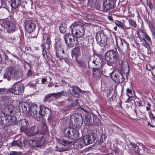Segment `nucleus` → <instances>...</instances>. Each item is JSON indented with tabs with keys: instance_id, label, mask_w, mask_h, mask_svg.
<instances>
[{
	"instance_id": "nucleus-1",
	"label": "nucleus",
	"mask_w": 155,
	"mask_h": 155,
	"mask_svg": "<svg viewBox=\"0 0 155 155\" xmlns=\"http://www.w3.org/2000/svg\"><path fill=\"white\" fill-rule=\"evenodd\" d=\"M83 123L82 116L78 113L72 114L70 117L69 122V126L71 127L65 128L63 132L65 137L71 138L75 140L79 138L78 132L76 129L73 127L79 128Z\"/></svg>"
},
{
	"instance_id": "nucleus-2",
	"label": "nucleus",
	"mask_w": 155,
	"mask_h": 155,
	"mask_svg": "<svg viewBox=\"0 0 155 155\" xmlns=\"http://www.w3.org/2000/svg\"><path fill=\"white\" fill-rule=\"evenodd\" d=\"M15 109L13 105L8 104L1 111L0 124L5 126L16 125L17 118L14 116Z\"/></svg>"
},
{
	"instance_id": "nucleus-3",
	"label": "nucleus",
	"mask_w": 155,
	"mask_h": 155,
	"mask_svg": "<svg viewBox=\"0 0 155 155\" xmlns=\"http://www.w3.org/2000/svg\"><path fill=\"white\" fill-rule=\"evenodd\" d=\"M105 58L107 63L108 66H112L113 64L116 63L118 61L123 60L119 57V54L117 49H113L107 51L105 54Z\"/></svg>"
},
{
	"instance_id": "nucleus-4",
	"label": "nucleus",
	"mask_w": 155,
	"mask_h": 155,
	"mask_svg": "<svg viewBox=\"0 0 155 155\" xmlns=\"http://www.w3.org/2000/svg\"><path fill=\"white\" fill-rule=\"evenodd\" d=\"M54 52H55L56 58H59V60L62 62L64 60L65 62L67 63L68 62V57L63 58V54L64 51L63 49V45L62 42L60 39H58L55 41L54 45Z\"/></svg>"
},
{
	"instance_id": "nucleus-5",
	"label": "nucleus",
	"mask_w": 155,
	"mask_h": 155,
	"mask_svg": "<svg viewBox=\"0 0 155 155\" xmlns=\"http://www.w3.org/2000/svg\"><path fill=\"white\" fill-rule=\"evenodd\" d=\"M69 29L72 35L75 38H79L82 37L84 34V28L81 25L78 24L71 25Z\"/></svg>"
},
{
	"instance_id": "nucleus-6",
	"label": "nucleus",
	"mask_w": 155,
	"mask_h": 155,
	"mask_svg": "<svg viewBox=\"0 0 155 155\" xmlns=\"http://www.w3.org/2000/svg\"><path fill=\"white\" fill-rule=\"evenodd\" d=\"M96 57L94 56L93 60L91 61L90 57H88V65L89 68H101L103 65V61L98 54H96Z\"/></svg>"
},
{
	"instance_id": "nucleus-7",
	"label": "nucleus",
	"mask_w": 155,
	"mask_h": 155,
	"mask_svg": "<svg viewBox=\"0 0 155 155\" xmlns=\"http://www.w3.org/2000/svg\"><path fill=\"white\" fill-rule=\"evenodd\" d=\"M1 24L2 27L5 28L9 33H13L17 29L16 24L10 20H3L1 21Z\"/></svg>"
},
{
	"instance_id": "nucleus-8",
	"label": "nucleus",
	"mask_w": 155,
	"mask_h": 155,
	"mask_svg": "<svg viewBox=\"0 0 155 155\" xmlns=\"http://www.w3.org/2000/svg\"><path fill=\"white\" fill-rule=\"evenodd\" d=\"M108 36L105 32H98L97 33L95 38L98 44L101 47H105L107 44Z\"/></svg>"
},
{
	"instance_id": "nucleus-9",
	"label": "nucleus",
	"mask_w": 155,
	"mask_h": 155,
	"mask_svg": "<svg viewBox=\"0 0 155 155\" xmlns=\"http://www.w3.org/2000/svg\"><path fill=\"white\" fill-rule=\"evenodd\" d=\"M115 7L114 0H107L104 4L101 6L99 3L96 6L99 10L103 12H108L109 11L114 8Z\"/></svg>"
},
{
	"instance_id": "nucleus-10",
	"label": "nucleus",
	"mask_w": 155,
	"mask_h": 155,
	"mask_svg": "<svg viewBox=\"0 0 155 155\" xmlns=\"http://www.w3.org/2000/svg\"><path fill=\"white\" fill-rule=\"evenodd\" d=\"M120 39V47L118 46L117 47L120 53L121 59H122V58L123 57V60L121 61V63L123 64L125 59V52H127L128 49V44L124 39L121 38Z\"/></svg>"
},
{
	"instance_id": "nucleus-11",
	"label": "nucleus",
	"mask_w": 155,
	"mask_h": 155,
	"mask_svg": "<svg viewBox=\"0 0 155 155\" xmlns=\"http://www.w3.org/2000/svg\"><path fill=\"white\" fill-rule=\"evenodd\" d=\"M65 91H62L58 93H53L48 94L46 95L43 101L45 102H50L54 100L61 98L62 96H65Z\"/></svg>"
},
{
	"instance_id": "nucleus-12",
	"label": "nucleus",
	"mask_w": 155,
	"mask_h": 155,
	"mask_svg": "<svg viewBox=\"0 0 155 155\" xmlns=\"http://www.w3.org/2000/svg\"><path fill=\"white\" fill-rule=\"evenodd\" d=\"M24 89L25 87L23 84L16 83L14 84L12 87L8 88V91L9 93H12L15 95H19L24 91Z\"/></svg>"
},
{
	"instance_id": "nucleus-13",
	"label": "nucleus",
	"mask_w": 155,
	"mask_h": 155,
	"mask_svg": "<svg viewBox=\"0 0 155 155\" xmlns=\"http://www.w3.org/2000/svg\"><path fill=\"white\" fill-rule=\"evenodd\" d=\"M111 78L116 83H125V79L121 73L119 71H113L110 73Z\"/></svg>"
},
{
	"instance_id": "nucleus-14",
	"label": "nucleus",
	"mask_w": 155,
	"mask_h": 155,
	"mask_svg": "<svg viewBox=\"0 0 155 155\" xmlns=\"http://www.w3.org/2000/svg\"><path fill=\"white\" fill-rule=\"evenodd\" d=\"M42 106L43 105H40L39 106L36 104L32 105L30 107L29 113L34 118H40Z\"/></svg>"
},
{
	"instance_id": "nucleus-15",
	"label": "nucleus",
	"mask_w": 155,
	"mask_h": 155,
	"mask_svg": "<svg viewBox=\"0 0 155 155\" xmlns=\"http://www.w3.org/2000/svg\"><path fill=\"white\" fill-rule=\"evenodd\" d=\"M45 140L42 136L32 139L29 140L28 142L29 145L33 147H39L44 144Z\"/></svg>"
},
{
	"instance_id": "nucleus-16",
	"label": "nucleus",
	"mask_w": 155,
	"mask_h": 155,
	"mask_svg": "<svg viewBox=\"0 0 155 155\" xmlns=\"http://www.w3.org/2000/svg\"><path fill=\"white\" fill-rule=\"evenodd\" d=\"M51 113V110L48 108L43 105L41 113V118L43 119H46L47 118L48 121H50L52 118Z\"/></svg>"
},
{
	"instance_id": "nucleus-17",
	"label": "nucleus",
	"mask_w": 155,
	"mask_h": 155,
	"mask_svg": "<svg viewBox=\"0 0 155 155\" xmlns=\"http://www.w3.org/2000/svg\"><path fill=\"white\" fill-rule=\"evenodd\" d=\"M23 25L25 30L29 33L34 31L36 26L35 23L29 19L26 20L24 22Z\"/></svg>"
},
{
	"instance_id": "nucleus-18",
	"label": "nucleus",
	"mask_w": 155,
	"mask_h": 155,
	"mask_svg": "<svg viewBox=\"0 0 155 155\" xmlns=\"http://www.w3.org/2000/svg\"><path fill=\"white\" fill-rule=\"evenodd\" d=\"M95 139L96 138L94 135H88L83 137L82 142L85 146H87L92 143L94 141Z\"/></svg>"
},
{
	"instance_id": "nucleus-19",
	"label": "nucleus",
	"mask_w": 155,
	"mask_h": 155,
	"mask_svg": "<svg viewBox=\"0 0 155 155\" xmlns=\"http://www.w3.org/2000/svg\"><path fill=\"white\" fill-rule=\"evenodd\" d=\"M28 136H33L40 135L39 132L37 130V129L35 127H32L29 129H26V132H23Z\"/></svg>"
},
{
	"instance_id": "nucleus-20",
	"label": "nucleus",
	"mask_w": 155,
	"mask_h": 155,
	"mask_svg": "<svg viewBox=\"0 0 155 155\" xmlns=\"http://www.w3.org/2000/svg\"><path fill=\"white\" fill-rule=\"evenodd\" d=\"M28 123L25 119H22L17 122L16 125H19L21 127V130L22 132H26V129Z\"/></svg>"
},
{
	"instance_id": "nucleus-21",
	"label": "nucleus",
	"mask_w": 155,
	"mask_h": 155,
	"mask_svg": "<svg viewBox=\"0 0 155 155\" xmlns=\"http://www.w3.org/2000/svg\"><path fill=\"white\" fill-rule=\"evenodd\" d=\"M11 3L10 5L12 10H14L18 8L20 6L22 0H11Z\"/></svg>"
},
{
	"instance_id": "nucleus-22",
	"label": "nucleus",
	"mask_w": 155,
	"mask_h": 155,
	"mask_svg": "<svg viewBox=\"0 0 155 155\" xmlns=\"http://www.w3.org/2000/svg\"><path fill=\"white\" fill-rule=\"evenodd\" d=\"M94 114L91 113L86 114L85 116V121L89 126H91L92 124V120H93V117Z\"/></svg>"
},
{
	"instance_id": "nucleus-23",
	"label": "nucleus",
	"mask_w": 155,
	"mask_h": 155,
	"mask_svg": "<svg viewBox=\"0 0 155 155\" xmlns=\"http://www.w3.org/2000/svg\"><path fill=\"white\" fill-rule=\"evenodd\" d=\"M129 143L130 145L132 146V148L135 154L136 155H141V153L140 152V150L139 146L134 142L130 141Z\"/></svg>"
},
{
	"instance_id": "nucleus-24",
	"label": "nucleus",
	"mask_w": 155,
	"mask_h": 155,
	"mask_svg": "<svg viewBox=\"0 0 155 155\" xmlns=\"http://www.w3.org/2000/svg\"><path fill=\"white\" fill-rule=\"evenodd\" d=\"M81 52L80 49L79 47H75L71 50V56L72 57L73 56H74L76 58V60H77L78 56L81 54Z\"/></svg>"
},
{
	"instance_id": "nucleus-25",
	"label": "nucleus",
	"mask_w": 155,
	"mask_h": 155,
	"mask_svg": "<svg viewBox=\"0 0 155 155\" xmlns=\"http://www.w3.org/2000/svg\"><path fill=\"white\" fill-rule=\"evenodd\" d=\"M21 108L23 112L26 114L29 112L30 107L27 103L23 102L21 104Z\"/></svg>"
},
{
	"instance_id": "nucleus-26",
	"label": "nucleus",
	"mask_w": 155,
	"mask_h": 155,
	"mask_svg": "<svg viewBox=\"0 0 155 155\" xmlns=\"http://www.w3.org/2000/svg\"><path fill=\"white\" fill-rule=\"evenodd\" d=\"M79 38V42L80 44L84 47H87L88 45V41H87V36L86 37Z\"/></svg>"
},
{
	"instance_id": "nucleus-27",
	"label": "nucleus",
	"mask_w": 155,
	"mask_h": 155,
	"mask_svg": "<svg viewBox=\"0 0 155 155\" xmlns=\"http://www.w3.org/2000/svg\"><path fill=\"white\" fill-rule=\"evenodd\" d=\"M77 62L78 66L81 71H83L87 68V64L86 63L83 61H78Z\"/></svg>"
},
{
	"instance_id": "nucleus-28",
	"label": "nucleus",
	"mask_w": 155,
	"mask_h": 155,
	"mask_svg": "<svg viewBox=\"0 0 155 155\" xmlns=\"http://www.w3.org/2000/svg\"><path fill=\"white\" fill-rule=\"evenodd\" d=\"M92 121V124L91 126H96L98 127L101 124V120L95 115L93 117V120Z\"/></svg>"
},
{
	"instance_id": "nucleus-29",
	"label": "nucleus",
	"mask_w": 155,
	"mask_h": 155,
	"mask_svg": "<svg viewBox=\"0 0 155 155\" xmlns=\"http://www.w3.org/2000/svg\"><path fill=\"white\" fill-rule=\"evenodd\" d=\"M59 143L62 145L65 146L67 145L71 144L73 143L72 141H69L62 138H59L58 140Z\"/></svg>"
},
{
	"instance_id": "nucleus-30",
	"label": "nucleus",
	"mask_w": 155,
	"mask_h": 155,
	"mask_svg": "<svg viewBox=\"0 0 155 155\" xmlns=\"http://www.w3.org/2000/svg\"><path fill=\"white\" fill-rule=\"evenodd\" d=\"M93 77L96 78L100 76V68H93Z\"/></svg>"
},
{
	"instance_id": "nucleus-31",
	"label": "nucleus",
	"mask_w": 155,
	"mask_h": 155,
	"mask_svg": "<svg viewBox=\"0 0 155 155\" xmlns=\"http://www.w3.org/2000/svg\"><path fill=\"white\" fill-rule=\"evenodd\" d=\"M67 46L69 48H72L74 47L75 43L74 39L69 38L68 40H66L65 41Z\"/></svg>"
},
{
	"instance_id": "nucleus-32",
	"label": "nucleus",
	"mask_w": 155,
	"mask_h": 155,
	"mask_svg": "<svg viewBox=\"0 0 155 155\" xmlns=\"http://www.w3.org/2000/svg\"><path fill=\"white\" fill-rule=\"evenodd\" d=\"M146 34L142 30H139L137 33L138 38L141 40H144V37Z\"/></svg>"
},
{
	"instance_id": "nucleus-33",
	"label": "nucleus",
	"mask_w": 155,
	"mask_h": 155,
	"mask_svg": "<svg viewBox=\"0 0 155 155\" xmlns=\"http://www.w3.org/2000/svg\"><path fill=\"white\" fill-rule=\"evenodd\" d=\"M67 29V25L65 24H61L59 26V30L61 33H65Z\"/></svg>"
},
{
	"instance_id": "nucleus-34",
	"label": "nucleus",
	"mask_w": 155,
	"mask_h": 155,
	"mask_svg": "<svg viewBox=\"0 0 155 155\" xmlns=\"http://www.w3.org/2000/svg\"><path fill=\"white\" fill-rule=\"evenodd\" d=\"M51 45V43L50 37V36L47 37L45 45L47 47V50L50 48V45Z\"/></svg>"
},
{
	"instance_id": "nucleus-35",
	"label": "nucleus",
	"mask_w": 155,
	"mask_h": 155,
	"mask_svg": "<svg viewBox=\"0 0 155 155\" xmlns=\"http://www.w3.org/2000/svg\"><path fill=\"white\" fill-rule=\"evenodd\" d=\"M128 23L130 25L134 28H135L137 27V24L135 21L132 19H129L128 20Z\"/></svg>"
},
{
	"instance_id": "nucleus-36",
	"label": "nucleus",
	"mask_w": 155,
	"mask_h": 155,
	"mask_svg": "<svg viewBox=\"0 0 155 155\" xmlns=\"http://www.w3.org/2000/svg\"><path fill=\"white\" fill-rule=\"evenodd\" d=\"M12 146H21L22 145V142L20 140L13 141L11 143Z\"/></svg>"
},
{
	"instance_id": "nucleus-37",
	"label": "nucleus",
	"mask_w": 155,
	"mask_h": 155,
	"mask_svg": "<svg viewBox=\"0 0 155 155\" xmlns=\"http://www.w3.org/2000/svg\"><path fill=\"white\" fill-rule=\"evenodd\" d=\"M11 74L6 71L4 74L3 77L4 78L7 79L8 81H10L11 79Z\"/></svg>"
},
{
	"instance_id": "nucleus-38",
	"label": "nucleus",
	"mask_w": 155,
	"mask_h": 155,
	"mask_svg": "<svg viewBox=\"0 0 155 155\" xmlns=\"http://www.w3.org/2000/svg\"><path fill=\"white\" fill-rule=\"evenodd\" d=\"M72 144L74 145L75 147L78 150L80 149L82 147V144L76 141L73 142Z\"/></svg>"
},
{
	"instance_id": "nucleus-39",
	"label": "nucleus",
	"mask_w": 155,
	"mask_h": 155,
	"mask_svg": "<svg viewBox=\"0 0 155 155\" xmlns=\"http://www.w3.org/2000/svg\"><path fill=\"white\" fill-rule=\"evenodd\" d=\"M106 137L104 134H102L100 137V140L98 141V144L99 145L101 144V143L105 141L106 139Z\"/></svg>"
},
{
	"instance_id": "nucleus-40",
	"label": "nucleus",
	"mask_w": 155,
	"mask_h": 155,
	"mask_svg": "<svg viewBox=\"0 0 155 155\" xmlns=\"http://www.w3.org/2000/svg\"><path fill=\"white\" fill-rule=\"evenodd\" d=\"M15 68L14 67H13L12 66L9 67L6 71L7 72H8L11 74L12 75L14 72Z\"/></svg>"
},
{
	"instance_id": "nucleus-41",
	"label": "nucleus",
	"mask_w": 155,
	"mask_h": 155,
	"mask_svg": "<svg viewBox=\"0 0 155 155\" xmlns=\"http://www.w3.org/2000/svg\"><path fill=\"white\" fill-rule=\"evenodd\" d=\"M132 90H133V88L131 87V88H127L126 90V92L127 93V96H128V94H130V96H133V91Z\"/></svg>"
},
{
	"instance_id": "nucleus-42",
	"label": "nucleus",
	"mask_w": 155,
	"mask_h": 155,
	"mask_svg": "<svg viewBox=\"0 0 155 155\" xmlns=\"http://www.w3.org/2000/svg\"><path fill=\"white\" fill-rule=\"evenodd\" d=\"M71 34L69 33H66L63 35V38H64L65 41L66 40H68L69 38H71Z\"/></svg>"
},
{
	"instance_id": "nucleus-43",
	"label": "nucleus",
	"mask_w": 155,
	"mask_h": 155,
	"mask_svg": "<svg viewBox=\"0 0 155 155\" xmlns=\"http://www.w3.org/2000/svg\"><path fill=\"white\" fill-rule=\"evenodd\" d=\"M80 88L77 86H74L73 88V91L76 94H78L80 92Z\"/></svg>"
},
{
	"instance_id": "nucleus-44",
	"label": "nucleus",
	"mask_w": 155,
	"mask_h": 155,
	"mask_svg": "<svg viewBox=\"0 0 155 155\" xmlns=\"http://www.w3.org/2000/svg\"><path fill=\"white\" fill-rule=\"evenodd\" d=\"M6 2H5V0H1V6L3 8H5L6 9H8V6H7V5H6Z\"/></svg>"
},
{
	"instance_id": "nucleus-45",
	"label": "nucleus",
	"mask_w": 155,
	"mask_h": 155,
	"mask_svg": "<svg viewBox=\"0 0 155 155\" xmlns=\"http://www.w3.org/2000/svg\"><path fill=\"white\" fill-rule=\"evenodd\" d=\"M8 89H6L5 88H0V94H9V93L8 91Z\"/></svg>"
},
{
	"instance_id": "nucleus-46",
	"label": "nucleus",
	"mask_w": 155,
	"mask_h": 155,
	"mask_svg": "<svg viewBox=\"0 0 155 155\" xmlns=\"http://www.w3.org/2000/svg\"><path fill=\"white\" fill-rule=\"evenodd\" d=\"M34 71L31 70V69H29L27 71V76L28 77H30L33 75Z\"/></svg>"
},
{
	"instance_id": "nucleus-47",
	"label": "nucleus",
	"mask_w": 155,
	"mask_h": 155,
	"mask_svg": "<svg viewBox=\"0 0 155 155\" xmlns=\"http://www.w3.org/2000/svg\"><path fill=\"white\" fill-rule=\"evenodd\" d=\"M87 37V41L88 43H93L94 41V36L93 35H88Z\"/></svg>"
},
{
	"instance_id": "nucleus-48",
	"label": "nucleus",
	"mask_w": 155,
	"mask_h": 155,
	"mask_svg": "<svg viewBox=\"0 0 155 155\" xmlns=\"http://www.w3.org/2000/svg\"><path fill=\"white\" fill-rule=\"evenodd\" d=\"M78 99H75L74 100H72L71 101V106L74 107L75 106L78 104Z\"/></svg>"
},
{
	"instance_id": "nucleus-49",
	"label": "nucleus",
	"mask_w": 155,
	"mask_h": 155,
	"mask_svg": "<svg viewBox=\"0 0 155 155\" xmlns=\"http://www.w3.org/2000/svg\"><path fill=\"white\" fill-rule=\"evenodd\" d=\"M149 115L150 119L151 120H153L155 121V117L153 114L150 112H148Z\"/></svg>"
},
{
	"instance_id": "nucleus-50",
	"label": "nucleus",
	"mask_w": 155,
	"mask_h": 155,
	"mask_svg": "<svg viewBox=\"0 0 155 155\" xmlns=\"http://www.w3.org/2000/svg\"><path fill=\"white\" fill-rule=\"evenodd\" d=\"M116 25L120 28H123L124 26L122 24V23L119 21H117L115 23Z\"/></svg>"
},
{
	"instance_id": "nucleus-51",
	"label": "nucleus",
	"mask_w": 155,
	"mask_h": 155,
	"mask_svg": "<svg viewBox=\"0 0 155 155\" xmlns=\"http://www.w3.org/2000/svg\"><path fill=\"white\" fill-rule=\"evenodd\" d=\"M146 2L147 5L149 6L151 10L152 11V10L153 7L152 4L150 1H149L148 0H146Z\"/></svg>"
},
{
	"instance_id": "nucleus-52",
	"label": "nucleus",
	"mask_w": 155,
	"mask_h": 155,
	"mask_svg": "<svg viewBox=\"0 0 155 155\" xmlns=\"http://www.w3.org/2000/svg\"><path fill=\"white\" fill-rule=\"evenodd\" d=\"M144 40H146L148 42L150 43H151V40L150 38L149 37V36L147 35V34H146V35L144 37Z\"/></svg>"
},
{
	"instance_id": "nucleus-53",
	"label": "nucleus",
	"mask_w": 155,
	"mask_h": 155,
	"mask_svg": "<svg viewBox=\"0 0 155 155\" xmlns=\"http://www.w3.org/2000/svg\"><path fill=\"white\" fill-rule=\"evenodd\" d=\"M98 2L97 3V5H97H99V3L101 5V6L105 2H106V1L107 0H97Z\"/></svg>"
},
{
	"instance_id": "nucleus-54",
	"label": "nucleus",
	"mask_w": 155,
	"mask_h": 155,
	"mask_svg": "<svg viewBox=\"0 0 155 155\" xmlns=\"http://www.w3.org/2000/svg\"><path fill=\"white\" fill-rule=\"evenodd\" d=\"M42 129L44 131H46L48 129V127L47 126L45 123H43L42 125Z\"/></svg>"
},
{
	"instance_id": "nucleus-55",
	"label": "nucleus",
	"mask_w": 155,
	"mask_h": 155,
	"mask_svg": "<svg viewBox=\"0 0 155 155\" xmlns=\"http://www.w3.org/2000/svg\"><path fill=\"white\" fill-rule=\"evenodd\" d=\"M4 59L5 61V63L6 64L8 61H11L12 62V61L9 59L8 57V55L6 54H5Z\"/></svg>"
},
{
	"instance_id": "nucleus-56",
	"label": "nucleus",
	"mask_w": 155,
	"mask_h": 155,
	"mask_svg": "<svg viewBox=\"0 0 155 155\" xmlns=\"http://www.w3.org/2000/svg\"><path fill=\"white\" fill-rule=\"evenodd\" d=\"M97 0H88V3L89 5H92L96 2Z\"/></svg>"
},
{
	"instance_id": "nucleus-57",
	"label": "nucleus",
	"mask_w": 155,
	"mask_h": 155,
	"mask_svg": "<svg viewBox=\"0 0 155 155\" xmlns=\"http://www.w3.org/2000/svg\"><path fill=\"white\" fill-rule=\"evenodd\" d=\"M143 41H144V42L143 43V46L146 48H148L149 46V44L147 42L146 40H144Z\"/></svg>"
},
{
	"instance_id": "nucleus-58",
	"label": "nucleus",
	"mask_w": 155,
	"mask_h": 155,
	"mask_svg": "<svg viewBox=\"0 0 155 155\" xmlns=\"http://www.w3.org/2000/svg\"><path fill=\"white\" fill-rule=\"evenodd\" d=\"M116 152L117 155H124L123 151L119 149L117 150Z\"/></svg>"
},
{
	"instance_id": "nucleus-59",
	"label": "nucleus",
	"mask_w": 155,
	"mask_h": 155,
	"mask_svg": "<svg viewBox=\"0 0 155 155\" xmlns=\"http://www.w3.org/2000/svg\"><path fill=\"white\" fill-rule=\"evenodd\" d=\"M147 106L146 107V110L147 111L150 110L151 109V105L149 102L147 104Z\"/></svg>"
},
{
	"instance_id": "nucleus-60",
	"label": "nucleus",
	"mask_w": 155,
	"mask_h": 155,
	"mask_svg": "<svg viewBox=\"0 0 155 155\" xmlns=\"http://www.w3.org/2000/svg\"><path fill=\"white\" fill-rule=\"evenodd\" d=\"M122 101L120 100L118 103L117 104V106H118V107L119 108L120 107V108L121 109L123 108L122 107Z\"/></svg>"
},
{
	"instance_id": "nucleus-61",
	"label": "nucleus",
	"mask_w": 155,
	"mask_h": 155,
	"mask_svg": "<svg viewBox=\"0 0 155 155\" xmlns=\"http://www.w3.org/2000/svg\"><path fill=\"white\" fill-rule=\"evenodd\" d=\"M151 31L152 34L155 33V27L153 25H151Z\"/></svg>"
},
{
	"instance_id": "nucleus-62",
	"label": "nucleus",
	"mask_w": 155,
	"mask_h": 155,
	"mask_svg": "<svg viewBox=\"0 0 155 155\" xmlns=\"http://www.w3.org/2000/svg\"><path fill=\"white\" fill-rule=\"evenodd\" d=\"M24 62L26 63L27 65H28V67L29 68V69H31L32 68V64L29 63V62H27V61H26L25 60H24Z\"/></svg>"
},
{
	"instance_id": "nucleus-63",
	"label": "nucleus",
	"mask_w": 155,
	"mask_h": 155,
	"mask_svg": "<svg viewBox=\"0 0 155 155\" xmlns=\"http://www.w3.org/2000/svg\"><path fill=\"white\" fill-rule=\"evenodd\" d=\"M41 47L42 50V51H44V50H46V49H47V47L44 44H42L41 45Z\"/></svg>"
},
{
	"instance_id": "nucleus-64",
	"label": "nucleus",
	"mask_w": 155,
	"mask_h": 155,
	"mask_svg": "<svg viewBox=\"0 0 155 155\" xmlns=\"http://www.w3.org/2000/svg\"><path fill=\"white\" fill-rule=\"evenodd\" d=\"M18 152L16 151H12L10 152V153L8 155H17Z\"/></svg>"
}]
</instances>
